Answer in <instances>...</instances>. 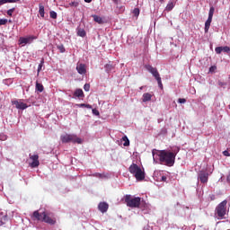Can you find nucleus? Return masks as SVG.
Instances as JSON below:
<instances>
[{
  "label": "nucleus",
  "mask_w": 230,
  "mask_h": 230,
  "mask_svg": "<svg viewBox=\"0 0 230 230\" xmlns=\"http://www.w3.org/2000/svg\"><path fill=\"white\" fill-rule=\"evenodd\" d=\"M179 154V147L172 151L153 149L152 155L154 163L164 164L165 166H173L175 164V157Z\"/></svg>",
  "instance_id": "obj_1"
},
{
  "label": "nucleus",
  "mask_w": 230,
  "mask_h": 230,
  "mask_svg": "<svg viewBox=\"0 0 230 230\" xmlns=\"http://www.w3.org/2000/svg\"><path fill=\"white\" fill-rule=\"evenodd\" d=\"M32 217L36 218V220H40L41 222H46V224H49L50 226H55L57 220L51 218L49 216L46 215V212L39 213V211H34Z\"/></svg>",
  "instance_id": "obj_2"
},
{
  "label": "nucleus",
  "mask_w": 230,
  "mask_h": 230,
  "mask_svg": "<svg viewBox=\"0 0 230 230\" xmlns=\"http://www.w3.org/2000/svg\"><path fill=\"white\" fill-rule=\"evenodd\" d=\"M62 143H76L77 145H82V138L78 137L75 134H63L60 136Z\"/></svg>",
  "instance_id": "obj_3"
},
{
  "label": "nucleus",
  "mask_w": 230,
  "mask_h": 230,
  "mask_svg": "<svg viewBox=\"0 0 230 230\" xmlns=\"http://www.w3.org/2000/svg\"><path fill=\"white\" fill-rule=\"evenodd\" d=\"M129 172L134 175V177L137 179V181H144L145 180V172L141 170V167H139L136 164H132L129 166Z\"/></svg>",
  "instance_id": "obj_4"
},
{
  "label": "nucleus",
  "mask_w": 230,
  "mask_h": 230,
  "mask_svg": "<svg viewBox=\"0 0 230 230\" xmlns=\"http://www.w3.org/2000/svg\"><path fill=\"white\" fill-rule=\"evenodd\" d=\"M226 207L227 200L226 199L217 205L216 208V215H217L218 218H224V217H226Z\"/></svg>",
  "instance_id": "obj_5"
},
{
  "label": "nucleus",
  "mask_w": 230,
  "mask_h": 230,
  "mask_svg": "<svg viewBox=\"0 0 230 230\" xmlns=\"http://www.w3.org/2000/svg\"><path fill=\"white\" fill-rule=\"evenodd\" d=\"M33 40H37V36L30 35L26 37H20L18 40V44L20 46H26V44H31Z\"/></svg>",
  "instance_id": "obj_6"
},
{
  "label": "nucleus",
  "mask_w": 230,
  "mask_h": 230,
  "mask_svg": "<svg viewBox=\"0 0 230 230\" xmlns=\"http://www.w3.org/2000/svg\"><path fill=\"white\" fill-rule=\"evenodd\" d=\"M127 206L128 208H139V204H141V198L137 197L133 199H126Z\"/></svg>",
  "instance_id": "obj_7"
},
{
  "label": "nucleus",
  "mask_w": 230,
  "mask_h": 230,
  "mask_svg": "<svg viewBox=\"0 0 230 230\" xmlns=\"http://www.w3.org/2000/svg\"><path fill=\"white\" fill-rule=\"evenodd\" d=\"M145 68L146 69V71H148V73H151V75H153L155 80L161 77V75H159V71H157V68L152 66V65H145Z\"/></svg>",
  "instance_id": "obj_8"
},
{
  "label": "nucleus",
  "mask_w": 230,
  "mask_h": 230,
  "mask_svg": "<svg viewBox=\"0 0 230 230\" xmlns=\"http://www.w3.org/2000/svg\"><path fill=\"white\" fill-rule=\"evenodd\" d=\"M208 179L209 173H208L206 171H200L198 173V181H199L202 184L208 183Z\"/></svg>",
  "instance_id": "obj_9"
},
{
  "label": "nucleus",
  "mask_w": 230,
  "mask_h": 230,
  "mask_svg": "<svg viewBox=\"0 0 230 230\" xmlns=\"http://www.w3.org/2000/svg\"><path fill=\"white\" fill-rule=\"evenodd\" d=\"M12 103L20 111H26L28 109V104L24 103L22 100H15Z\"/></svg>",
  "instance_id": "obj_10"
},
{
  "label": "nucleus",
  "mask_w": 230,
  "mask_h": 230,
  "mask_svg": "<svg viewBox=\"0 0 230 230\" xmlns=\"http://www.w3.org/2000/svg\"><path fill=\"white\" fill-rule=\"evenodd\" d=\"M30 159H31V168H37L40 164V162H39V155H29Z\"/></svg>",
  "instance_id": "obj_11"
},
{
  "label": "nucleus",
  "mask_w": 230,
  "mask_h": 230,
  "mask_svg": "<svg viewBox=\"0 0 230 230\" xmlns=\"http://www.w3.org/2000/svg\"><path fill=\"white\" fill-rule=\"evenodd\" d=\"M98 209L101 211V213H107L109 209V204H107V202H101L98 205Z\"/></svg>",
  "instance_id": "obj_12"
},
{
  "label": "nucleus",
  "mask_w": 230,
  "mask_h": 230,
  "mask_svg": "<svg viewBox=\"0 0 230 230\" xmlns=\"http://www.w3.org/2000/svg\"><path fill=\"white\" fill-rule=\"evenodd\" d=\"M76 71L79 75H85L87 73V69L85 68V65L80 63L76 66Z\"/></svg>",
  "instance_id": "obj_13"
},
{
  "label": "nucleus",
  "mask_w": 230,
  "mask_h": 230,
  "mask_svg": "<svg viewBox=\"0 0 230 230\" xmlns=\"http://www.w3.org/2000/svg\"><path fill=\"white\" fill-rule=\"evenodd\" d=\"M114 67H115L114 63H112L111 61L104 66V69H105L106 73H108V74L112 73V71H114Z\"/></svg>",
  "instance_id": "obj_14"
},
{
  "label": "nucleus",
  "mask_w": 230,
  "mask_h": 230,
  "mask_svg": "<svg viewBox=\"0 0 230 230\" xmlns=\"http://www.w3.org/2000/svg\"><path fill=\"white\" fill-rule=\"evenodd\" d=\"M85 95L84 94V90L77 88L74 92V98H84Z\"/></svg>",
  "instance_id": "obj_15"
},
{
  "label": "nucleus",
  "mask_w": 230,
  "mask_h": 230,
  "mask_svg": "<svg viewBox=\"0 0 230 230\" xmlns=\"http://www.w3.org/2000/svg\"><path fill=\"white\" fill-rule=\"evenodd\" d=\"M213 21V17L208 16V20L205 22V33L209 31V27L211 26V22Z\"/></svg>",
  "instance_id": "obj_16"
},
{
  "label": "nucleus",
  "mask_w": 230,
  "mask_h": 230,
  "mask_svg": "<svg viewBox=\"0 0 230 230\" xmlns=\"http://www.w3.org/2000/svg\"><path fill=\"white\" fill-rule=\"evenodd\" d=\"M163 171H155L154 172V179L155 181H156V182H159V180L158 179H161V177H163Z\"/></svg>",
  "instance_id": "obj_17"
},
{
  "label": "nucleus",
  "mask_w": 230,
  "mask_h": 230,
  "mask_svg": "<svg viewBox=\"0 0 230 230\" xmlns=\"http://www.w3.org/2000/svg\"><path fill=\"white\" fill-rule=\"evenodd\" d=\"M150 100H152V94L146 93L143 94L142 96V102H144L146 103V102H150Z\"/></svg>",
  "instance_id": "obj_18"
},
{
  "label": "nucleus",
  "mask_w": 230,
  "mask_h": 230,
  "mask_svg": "<svg viewBox=\"0 0 230 230\" xmlns=\"http://www.w3.org/2000/svg\"><path fill=\"white\" fill-rule=\"evenodd\" d=\"M93 177H96L97 179H107L108 175L105 173H100V172H95L92 174Z\"/></svg>",
  "instance_id": "obj_19"
},
{
  "label": "nucleus",
  "mask_w": 230,
  "mask_h": 230,
  "mask_svg": "<svg viewBox=\"0 0 230 230\" xmlns=\"http://www.w3.org/2000/svg\"><path fill=\"white\" fill-rule=\"evenodd\" d=\"M36 91L38 93H42L44 91V85L39 82H36Z\"/></svg>",
  "instance_id": "obj_20"
},
{
  "label": "nucleus",
  "mask_w": 230,
  "mask_h": 230,
  "mask_svg": "<svg viewBox=\"0 0 230 230\" xmlns=\"http://www.w3.org/2000/svg\"><path fill=\"white\" fill-rule=\"evenodd\" d=\"M39 13L40 15V17L44 18L45 15V12H44V5H42V4H39Z\"/></svg>",
  "instance_id": "obj_21"
},
{
  "label": "nucleus",
  "mask_w": 230,
  "mask_h": 230,
  "mask_svg": "<svg viewBox=\"0 0 230 230\" xmlns=\"http://www.w3.org/2000/svg\"><path fill=\"white\" fill-rule=\"evenodd\" d=\"M122 141H124V146H130V140H128V137L127 136H124L122 137Z\"/></svg>",
  "instance_id": "obj_22"
},
{
  "label": "nucleus",
  "mask_w": 230,
  "mask_h": 230,
  "mask_svg": "<svg viewBox=\"0 0 230 230\" xmlns=\"http://www.w3.org/2000/svg\"><path fill=\"white\" fill-rule=\"evenodd\" d=\"M77 35H78V37H85V35H87V33L85 32V30L78 29Z\"/></svg>",
  "instance_id": "obj_23"
},
{
  "label": "nucleus",
  "mask_w": 230,
  "mask_h": 230,
  "mask_svg": "<svg viewBox=\"0 0 230 230\" xmlns=\"http://www.w3.org/2000/svg\"><path fill=\"white\" fill-rule=\"evenodd\" d=\"M93 21L98 22V24H102L103 22V19L98 15H93Z\"/></svg>",
  "instance_id": "obj_24"
},
{
  "label": "nucleus",
  "mask_w": 230,
  "mask_h": 230,
  "mask_svg": "<svg viewBox=\"0 0 230 230\" xmlns=\"http://www.w3.org/2000/svg\"><path fill=\"white\" fill-rule=\"evenodd\" d=\"M44 66V59L40 60V63L38 66V74L40 73V71H42V66Z\"/></svg>",
  "instance_id": "obj_25"
},
{
  "label": "nucleus",
  "mask_w": 230,
  "mask_h": 230,
  "mask_svg": "<svg viewBox=\"0 0 230 230\" xmlns=\"http://www.w3.org/2000/svg\"><path fill=\"white\" fill-rule=\"evenodd\" d=\"M173 6H175L174 4H173V3H169L168 4H167V6H166V10L168 11V12H172V10H173Z\"/></svg>",
  "instance_id": "obj_26"
},
{
  "label": "nucleus",
  "mask_w": 230,
  "mask_h": 230,
  "mask_svg": "<svg viewBox=\"0 0 230 230\" xmlns=\"http://www.w3.org/2000/svg\"><path fill=\"white\" fill-rule=\"evenodd\" d=\"M78 107H81V108L85 107V109H93V106L91 104H85V103L78 104Z\"/></svg>",
  "instance_id": "obj_27"
},
{
  "label": "nucleus",
  "mask_w": 230,
  "mask_h": 230,
  "mask_svg": "<svg viewBox=\"0 0 230 230\" xmlns=\"http://www.w3.org/2000/svg\"><path fill=\"white\" fill-rule=\"evenodd\" d=\"M4 85H12V84H13V80H12V79H4Z\"/></svg>",
  "instance_id": "obj_28"
},
{
  "label": "nucleus",
  "mask_w": 230,
  "mask_h": 230,
  "mask_svg": "<svg viewBox=\"0 0 230 230\" xmlns=\"http://www.w3.org/2000/svg\"><path fill=\"white\" fill-rule=\"evenodd\" d=\"M217 84L219 85V87H223V89H226V87H227V83L226 82L218 81Z\"/></svg>",
  "instance_id": "obj_29"
},
{
  "label": "nucleus",
  "mask_w": 230,
  "mask_h": 230,
  "mask_svg": "<svg viewBox=\"0 0 230 230\" xmlns=\"http://www.w3.org/2000/svg\"><path fill=\"white\" fill-rule=\"evenodd\" d=\"M167 179L168 178L164 173V174H162V177L160 179H158V182H166Z\"/></svg>",
  "instance_id": "obj_30"
},
{
  "label": "nucleus",
  "mask_w": 230,
  "mask_h": 230,
  "mask_svg": "<svg viewBox=\"0 0 230 230\" xmlns=\"http://www.w3.org/2000/svg\"><path fill=\"white\" fill-rule=\"evenodd\" d=\"M49 15H50L51 19H57V17H58L57 12H55V11H50Z\"/></svg>",
  "instance_id": "obj_31"
},
{
  "label": "nucleus",
  "mask_w": 230,
  "mask_h": 230,
  "mask_svg": "<svg viewBox=\"0 0 230 230\" xmlns=\"http://www.w3.org/2000/svg\"><path fill=\"white\" fill-rule=\"evenodd\" d=\"M58 49L60 51V53H66V48L64 45H58Z\"/></svg>",
  "instance_id": "obj_32"
},
{
  "label": "nucleus",
  "mask_w": 230,
  "mask_h": 230,
  "mask_svg": "<svg viewBox=\"0 0 230 230\" xmlns=\"http://www.w3.org/2000/svg\"><path fill=\"white\" fill-rule=\"evenodd\" d=\"M13 12H15V7L9 9L7 11V15H9V17H12V15H13Z\"/></svg>",
  "instance_id": "obj_33"
},
{
  "label": "nucleus",
  "mask_w": 230,
  "mask_h": 230,
  "mask_svg": "<svg viewBox=\"0 0 230 230\" xmlns=\"http://www.w3.org/2000/svg\"><path fill=\"white\" fill-rule=\"evenodd\" d=\"M7 22H8V19H5V18L0 19V26H4L7 24Z\"/></svg>",
  "instance_id": "obj_34"
},
{
  "label": "nucleus",
  "mask_w": 230,
  "mask_h": 230,
  "mask_svg": "<svg viewBox=\"0 0 230 230\" xmlns=\"http://www.w3.org/2000/svg\"><path fill=\"white\" fill-rule=\"evenodd\" d=\"M215 13V7H210L209 12H208V17H212Z\"/></svg>",
  "instance_id": "obj_35"
},
{
  "label": "nucleus",
  "mask_w": 230,
  "mask_h": 230,
  "mask_svg": "<svg viewBox=\"0 0 230 230\" xmlns=\"http://www.w3.org/2000/svg\"><path fill=\"white\" fill-rule=\"evenodd\" d=\"M215 51H216L217 55H220V53H222V51H224L223 47H217L215 49Z\"/></svg>",
  "instance_id": "obj_36"
},
{
  "label": "nucleus",
  "mask_w": 230,
  "mask_h": 230,
  "mask_svg": "<svg viewBox=\"0 0 230 230\" xmlns=\"http://www.w3.org/2000/svg\"><path fill=\"white\" fill-rule=\"evenodd\" d=\"M156 82L158 84V87H160V89H163V81H162L161 77H158L156 79Z\"/></svg>",
  "instance_id": "obj_37"
},
{
  "label": "nucleus",
  "mask_w": 230,
  "mask_h": 230,
  "mask_svg": "<svg viewBox=\"0 0 230 230\" xmlns=\"http://www.w3.org/2000/svg\"><path fill=\"white\" fill-rule=\"evenodd\" d=\"M6 139H8V137H6V135H4V133H1L0 134V141H6Z\"/></svg>",
  "instance_id": "obj_38"
},
{
  "label": "nucleus",
  "mask_w": 230,
  "mask_h": 230,
  "mask_svg": "<svg viewBox=\"0 0 230 230\" xmlns=\"http://www.w3.org/2000/svg\"><path fill=\"white\" fill-rule=\"evenodd\" d=\"M91 89V84H85L84 85V90L86 91V93H89V90Z\"/></svg>",
  "instance_id": "obj_39"
},
{
  "label": "nucleus",
  "mask_w": 230,
  "mask_h": 230,
  "mask_svg": "<svg viewBox=\"0 0 230 230\" xmlns=\"http://www.w3.org/2000/svg\"><path fill=\"white\" fill-rule=\"evenodd\" d=\"M223 52L224 53H230V48L228 46L223 47Z\"/></svg>",
  "instance_id": "obj_40"
},
{
  "label": "nucleus",
  "mask_w": 230,
  "mask_h": 230,
  "mask_svg": "<svg viewBox=\"0 0 230 230\" xmlns=\"http://www.w3.org/2000/svg\"><path fill=\"white\" fill-rule=\"evenodd\" d=\"M92 112H93V114L94 116H100V111H98V110H96V109H93V110H92Z\"/></svg>",
  "instance_id": "obj_41"
},
{
  "label": "nucleus",
  "mask_w": 230,
  "mask_h": 230,
  "mask_svg": "<svg viewBox=\"0 0 230 230\" xmlns=\"http://www.w3.org/2000/svg\"><path fill=\"white\" fill-rule=\"evenodd\" d=\"M215 71H217V66H212L209 67V73H215Z\"/></svg>",
  "instance_id": "obj_42"
},
{
  "label": "nucleus",
  "mask_w": 230,
  "mask_h": 230,
  "mask_svg": "<svg viewBox=\"0 0 230 230\" xmlns=\"http://www.w3.org/2000/svg\"><path fill=\"white\" fill-rule=\"evenodd\" d=\"M133 13L136 17L139 16V10L137 8H135Z\"/></svg>",
  "instance_id": "obj_43"
},
{
  "label": "nucleus",
  "mask_w": 230,
  "mask_h": 230,
  "mask_svg": "<svg viewBox=\"0 0 230 230\" xmlns=\"http://www.w3.org/2000/svg\"><path fill=\"white\" fill-rule=\"evenodd\" d=\"M185 102H186V99H184V98L178 99V103H185Z\"/></svg>",
  "instance_id": "obj_44"
},
{
  "label": "nucleus",
  "mask_w": 230,
  "mask_h": 230,
  "mask_svg": "<svg viewBox=\"0 0 230 230\" xmlns=\"http://www.w3.org/2000/svg\"><path fill=\"white\" fill-rule=\"evenodd\" d=\"M70 6H75L76 8V6H78V2H71L69 4Z\"/></svg>",
  "instance_id": "obj_45"
},
{
  "label": "nucleus",
  "mask_w": 230,
  "mask_h": 230,
  "mask_svg": "<svg viewBox=\"0 0 230 230\" xmlns=\"http://www.w3.org/2000/svg\"><path fill=\"white\" fill-rule=\"evenodd\" d=\"M223 155H225L226 157H230V153L227 150H226L223 152Z\"/></svg>",
  "instance_id": "obj_46"
},
{
  "label": "nucleus",
  "mask_w": 230,
  "mask_h": 230,
  "mask_svg": "<svg viewBox=\"0 0 230 230\" xmlns=\"http://www.w3.org/2000/svg\"><path fill=\"white\" fill-rule=\"evenodd\" d=\"M8 3L7 0H0V6H3V4H6Z\"/></svg>",
  "instance_id": "obj_47"
},
{
  "label": "nucleus",
  "mask_w": 230,
  "mask_h": 230,
  "mask_svg": "<svg viewBox=\"0 0 230 230\" xmlns=\"http://www.w3.org/2000/svg\"><path fill=\"white\" fill-rule=\"evenodd\" d=\"M19 0H7V3H17Z\"/></svg>",
  "instance_id": "obj_48"
},
{
  "label": "nucleus",
  "mask_w": 230,
  "mask_h": 230,
  "mask_svg": "<svg viewBox=\"0 0 230 230\" xmlns=\"http://www.w3.org/2000/svg\"><path fill=\"white\" fill-rule=\"evenodd\" d=\"M84 3H93V0H84Z\"/></svg>",
  "instance_id": "obj_49"
},
{
  "label": "nucleus",
  "mask_w": 230,
  "mask_h": 230,
  "mask_svg": "<svg viewBox=\"0 0 230 230\" xmlns=\"http://www.w3.org/2000/svg\"><path fill=\"white\" fill-rule=\"evenodd\" d=\"M0 226H4V223L3 222V219L0 220Z\"/></svg>",
  "instance_id": "obj_50"
},
{
  "label": "nucleus",
  "mask_w": 230,
  "mask_h": 230,
  "mask_svg": "<svg viewBox=\"0 0 230 230\" xmlns=\"http://www.w3.org/2000/svg\"><path fill=\"white\" fill-rule=\"evenodd\" d=\"M143 89H145V86H140L139 87V91H143Z\"/></svg>",
  "instance_id": "obj_51"
},
{
  "label": "nucleus",
  "mask_w": 230,
  "mask_h": 230,
  "mask_svg": "<svg viewBox=\"0 0 230 230\" xmlns=\"http://www.w3.org/2000/svg\"><path fill=\"white\" fill-rule=\"evenodd\" d=\"M6 218H8V217H7V216L5 215V216L4 217V220H6Z\"/></svg>",
  "instance_id": "obj_52"
},
{
  "label": "nucleus",
  "mask_w": 230,
  "mask_h": 230,
  "mask_svg": "<svg viewBox=\"0 0 230 230\" xmlns=\"http://www.w3.org/2000/svg\"><path fill=\"white\" fill-rule=\"evenodd\" d=\"M144 230H148V227H144Z\"/></svg>",
  "instance_id": "obj_53"
},
{
  "label": "nucleus",
  "mask_w": 230,
  "mask_h": 230,
  "mask_svg": "<svg viewBox=\"0 0 230 230\" xmlns=\"http://www.w3.org/2000/svg\"><path fill=\"white\" fill-rule=\"evenodd\" d=\"M9 22H12V20H9Z\"/></svg>",
  "instance_id": "obj_54"
},
{
  "label": "nucleus",
  "mask_w": 230,
  "mask_h": 230,
  "mask_svg": "<svg viewBox=\"0 0 230 230\" xmlns=\"http://www.w3.org/2000/svg\"><path fill=\"white\" fill-rule=\"evenodd\" d=\"M229 230V229H228Z\"/></svg>",
  "instance_id": "obj_55"
}]
</instances>
